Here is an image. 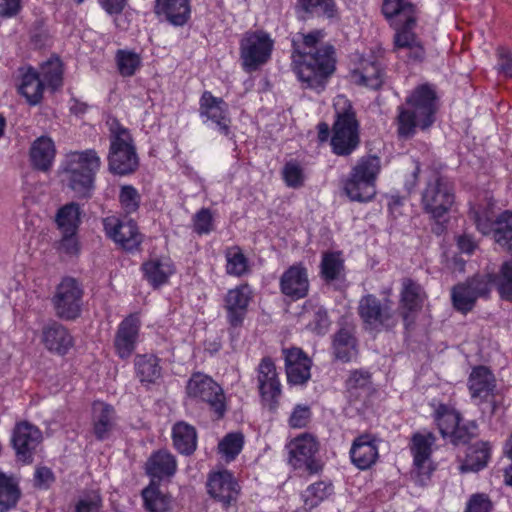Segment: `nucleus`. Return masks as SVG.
I'll return each mask as SVG.
<instances>
[{
  "label": "nucleus",
  "mask_w": 512,
  "mask_h": 512,
  "mask_svg": "<svg viewBox=\"0 0 512 512\" xmlns=\"http://www.w3.org/2000/svg\"><path fill=\"white\" fill-rule=\"evenodd\" d=\"M435 91L427 84L416 87L398 108L396 120L400 137L410 138L417 129L425 130L435 121L437 112Z\"/></svg>",
  "instance_id": "obj_1"
},
{
  "label": "nucleus",
  "mask_w": 512,
  "mask_h": 512,
  "mask_svg": "<svg viewBox=\"0 0 512 512\" xmlns=\"http://www.w3.org/2000/svg\"><path fill=\"white\" fill-rule=\"evenodd\" d=\"M101 158L93 149L68 153L62 162L63 181L79 197H89L94 190Z\"/></svg>",
  "instance_id": "obj_2"
},
{
  "label": "nucleus",
  "mask_w": 512,
  "mask_h": 512,
  "mask_svg": "<svg viewBox=\"0 0 512 512\" xmlns=\"http://www.w3.org/2000/svg\"><path fill=\"white\" fill-rule=\"evenodd\" d=\"M335 68L334 50L326 45L314 53L305 52L296 61L295 73L303 87L321 91Z\"/></svg>",
  "instance_id": "obj_3"
},
{
  "label": "nucleus",
  "mask_w": 512,
  "mask_h": 512,
  "mask_svg": "<svg viewBox=\"0 0 512 512\" xmlns=\"http://www.w3.org/2000/svg\"><path fill=\"white\" fill-rule=\"evenodd\" d=\"M381 171V160L377 156L360 158L352 167L344 184L346 195L357 202L370 201L376 194V180Z\"/></svg>",
  "instance_id": "obj_4"
},
{
  "label": "nucleus",
  "mask_w": 512,
  "mask_h": 512,
  "mask_svg": "<svg viewBox=\"0 0 512 512\" xmlns=\"http://www.w3.org/2000/svg\"><path fill=\"white\" fill-rule=\"evenodd\" d=\"M107 124L110 132V171L119 175L133 172L138 166V157L130 132L117 119H109Z\"/></svg>",
  "instance_id": "obj_5"
},
{
  "label": "nucleus",
  "mask_w": 512,
  "mask_h": 512,
  "mask_svg": "<svg viewBox=\"0 0 512 512\" xmlns=\"http://www.w3.org/2000/svg\"><path fill=\"white\" fill-rule=\"evenodd\" d=\"M334 107L337 120L334 124L331 144L335 153L349 154L358 144L357 123L345 96H337L334 99Z\"/></svg>",
  "instance_id": "obj_6"
},
{
  "label": "nucleus",
  "mask_w": 512,
  "mask_h": 512,
  "mask_svg": "<svg viewBox=\"0 0 512 512\" xmlns=\"http://www.w3.org/2000/svg\"><path fill=\"white\" fill-rule=\"evenodd\" d=\"M274 47L271 36L263 31L246 32L240 40V60L246 72L258 70L268 62Z\"/></svg>",
  "instance_id": "obj_7"
},
{
  "label": "nucleus",
  "mask_w": 512,
  "mask_h": 512,
  "mask_svg": "<svg viewBox=\"0 0 512 512\" xmlns=\"http://www.w3.org/2000/svg\"><path fill=\"white\" fill-rule=\"evenodd\" d=\"M187 396L196 402H205L215 411L218 417L225 412L222 388L209 376L195 373L186 386Z\"/></svg>",
  "instance_id": "obj_8"
},
{
  "label": "nucleus",
  "mask_w": 512,
  "mask_h": 512,
  "mask_svg": "<svg viewBox=\"0 0 512 512\" xmlns=\"http://www.w3.org/2000/svg\"><path fill=\"white\" fill-rule=\"evenodd\" d=\"M424 210L434 219H442L454 204V193L443 179L435 177L429 181L422 194Z\"/></svg>",
  "instance_id": "obj_9"
},
{
  "label": "nucleus",
  "mask_w": 512,
  "mask_h": 512,
  "mask_svg": "<svg viewBox=\"0 0 512 512\" xmlns=\"http://www.w3.org/2000/svg\"><path fill=\"white\" fill-rule=\"evenodd\" d=\"M288 450V461L294 469L308 472H316L319 464L315 459L318 451L316 438L308 433H303L293 438L286 446Z\"/></svg>",
  "instance_id": "obj_10"
},
{
  "label": "nucleus",
  "mask_w": 512,
  "mask_h": 512,
  "mask_svg": "<svg viewBox=\"0 0 512 512\" xmlns=\"http://www.w3.org/2000/svg\"><path fill=\"white\" fill-rule=\"evenodd\" d=\"M359 314L371 329L389 328L396 324V314L388 300L379 301L373 295H366L359 302Z\"/></svg>",
  "instance_id": "obj_11"
},
{
  "label": "nucleus",
  "mask_w": 512,
  "mask_h": 512,
  "mask_svg": "<svg viewBox=\"0 0 512 512\" xmlns=\"http://www.w3.org/2000/svg\"><path fill=\"white\" fill-rule=\"evenodd\" d=\"M257 383L261 401L265 407L275 410L282 394V385L276 366L270 358H263L257 369Z\"/></svg>",
  "instance_id": "obj_12"
},
{
  "label": "nucleus",
  "mask_w": 512,
  "mask_h": 512,
  "mask_svg": "<svg viewBox=\"0 0 512 512\" xmlns=\"http://www.w3.org/2000/svg\"><path fill=\"white\" fill-rule=\"evenodd\" d=\"M82 290L73 278H64L56 288L53 304L56 314L64 319H74L81 311Z\"/></svg>",
  "instance_id": "obj_13"
},
{
  "label": "nucleus",
  "mask_w": 512,
  "mask_h": 512,
  "mask_svg": "<svg viewBox=\"0 0 512 512\" xmlns=\"http://www.w3.org/2000/svg\"><path fill=\"white\" fill-rule=\"evenodd\" d=\"M477 229L484 235L493 232L494 241L512 254V212H503L495 221L488 213L474 215Z\"/></svg>",
  "instance_id": "obj_14"
},
{
  "label": "nucleus",
  "mask_w": 512,
  "mask_h": 512,
  "mask_svg": "<svg viewBox=\"0 0 512 512\" xmlns=\"http://www.w3.org/2000/svg\"><path fill=\"white\" fill-rule=\"evenodd\" d=\"M394 51L400 58H407L412 61H420L425 56V50L420 38L415 33L416 19L412 23L406 21L393 25Z\"/></svg>",
  "instance_id": "obj_15"
},
{
  "label": "nucleus",
  "mask_w": 512,
  "mask_h": 512,
  "mask_svg": "<svg viewBox=\"0 0 512 512\" xmlns=\"http://www.w3.org/2000/svg\"><path fill=\"white\" fill-rule=\"evenodd\" d=\"M200 116L207 126L219 133L228 135L231 120L228 115V105L221 99L204 92L200 99Z\"/></svg>",
  "instance_id": "obj_16"
},
{
  "label": "nucleus",
  "mask_w": 512,
  "mask_h": 512,
  "mask_svg": "<svg viewBox=\"0 0 512 512\" xmlns=\"http://www.w3.org/2000/svg\"><path fill=\"white\" fill-rule=\"evenodd\" d=\"M207 490L213 499L227 509L236 502L240 487L231 472L219 470L209 475Z\"/></svg>",
  "instance_id": "obj_17"
},
{
  "label": "nucleus",
  "mask_w": 512,
  "mask_h": 512,
  "mask_svg": "<svg viewBox=\"0 0 512 512\" xmlns=\"http://www.w3.org/2000/svg\"><path fill=\"white\" fill-rule=\"evenodd\" d=\"M491 287L490 278L475 277L466 283L455 286L452 290L454 307L463 313L470 311L479 297L489 293Z\"/></svg>",
  "instance_id": "obj_18"
},
{
  "label": "nucleus",
  "mask_w": 512,
  "mask_h": 512,
  "mask_svg": "<svg viewBox=\"0 0 512 512\" xmlns=\"http://www.w3.org/2000/svg\"><path fill=\"white\" fill-rule=\"evenodd\" d=\"M103 225L107 236L127 250L141 243V235L132 220L120 221L115 216H109L103 220Z\"/></svg>",
  "instance_id": "obj_19"
},
{
  "label": "nucleus",
  "mask_w": 512,
  "mask_h": 512,
  "mask_svg": "<svg viewBox=\"0 0 512 512\" xmlns=\"http://www.w3.org/2000/svg\"><path fill=\"white\" fill-rule=\"evenodd\" d=\"M435 420L444 439L453 444L465 443L467 431L459 425L460 417L455 409L440 405L435 411Z\"/></svg>",
  "instance_id": "obj_20"
},
{
  "label": "nucleus",
  "mask_w": 512,
  "mask_h": 512,
  "mask_svg": "<svg viewBox=\"0 0 512 512\" xmlns=\"http://www.w3.org/2000/svg\"><path fill=\"white\" fill-rule=\"evenodd\" d=\"M42 441L41 431L29 422L23 421L16 425L12 443L16 453L23 461L31 458L32 452Z\"/></svg>",
  "instance_id": "obj_21"
},
{
  "label": "nucleus",
  "mask_w": 512,
  "mask_h": 512,
  "mask_svg": "<svg viewBox=\"0 0 512 512\" xmlns=\"http://www.w3.org/2000/svg\"><path fill=\"white\" fill-rule=\"evenodd\" d=\"M251 299L252 290L247 284L228 290L224 301L228 321L231 325L237 326L243 322Z\"/></svg>",
  "instance_id": "obj_22"
},
{
  "label": "nucleus",
  "mask_w": 512,
  "mask_h": 512,
  "mask_svg": "<svg viewBox=\"0 0 512 512\" xmlns=\"http://www.w3.org/2000/svg\"><path fill=\"white\" fill-rule=\"evenodd\" d=\"M287 380L293 385L305 384L311 377V360L299 348L284 351Z\"/></svg>",
  "instance_id": "obj_23"
},
{
  "label": "nucleus",
  "mask_w": 512,
  "mask_h": 512,
  "mask_svg": "<svg viewBox=\"0 0 512 512\" xmlns=\"http://www.w3.org/2000/svg\"><path fill=\"white\" fill-rule=\"evenodd\" d=\"M145 280L154 288L166 285L176 272L173 261L168 256H152L142 264Z\"/></svg>",
  "instance_id": "obj_24"
},
{
  "label": "nucleus",
  "mask_w": 512,
  "mask_h": 512,
  "mask_svg": "<svg viewBox=\"0 0 512 512\" xmlns=\"http://www.w3.org/2000/svg\"><path fill=\"white\" fill-rule=\"evenodd\" d=\"M139 328V319L135 315L127 317L120 323L114 340L115 351L120 358L127 359L134 352Z\"/></svg>",
  "instance_id": "obj_25"
},
{
  "label": "nucleus",
  "mask_w": 512,
  "mask_h": 512,
  "mask_svg": "<svg viewBox=\"0 0 512 512\" xmlns=\"http://www.w3.org/2000/svg\"><path fill=\"white\" fill-rule=\"evenodd\" d=\"M280 288L284 295L300 299L307 295L309 279L307 270L301 264L292 265L281 276Z\"/></svg>",
  "instance_id": "obj_26"
},
{
  "label": "nucleus",
  "mask_w": 512,
  "mask_h": 512,
  "mask_svg": "<svg viewBox=\"0 0 512 512\" xmlns=\"http://www.w3.org/2000/svg\"><path fill=\"white\" fill-rule=\"evenodd\" d=\"M468 386L475 403L490 402L495 389V378L488 368L475 367L470 374Z\"/></svg>",
  "instance_id": "obj_27"
},
{
  "label": "nucleus",
  "mask_w": 512,
  "mask_h": 512,
  "mask_svg": "<svg viewBox=\"0 0 512 512\" xmlns=\"http://www.w3.org/2000/svg\"><path fill=\"white\" fill-rule=\"evenodd\" d=\"M435 437L431 433H417L411 442V452L415 468L422 475H429L433 470L431 460Z\"/></svg>",
  "instance_id": "obj_28"
},
{
  "label": "nucleus",
  "mask_w": 512,
  "mask_h": 512,
  "mask_svg": "<svg viewBox=\"0 0 512 512\" xmlns=\"http://www.w3.org/2000/svg\"><path fill=\"white\" fill-rule=\"evenodd\" d=\"M352 81L356 84L377 89L382 84V69L374 57L361 58L352 71Z\"/></svg>",
  "instance_id": "obj_29"
},
{
  "label": "nucleus",
  "mask_w": 512,
  "mask_h": 512,
  "mask_svg": "<svg viewBox=\"0 0 512 512\" xmlns=\"http://www.w3.org/2000/svg\"><path fill=\"white\" fill-rule=\"evenodd\" d=\"M155 13L174 26H182L190 17L189 0H156Z\"/></svg>",
  "instance_id": "obj_30"
},
{
  "label": "nucleus",
  "mask_w": 512,
  "mask_h": 512,
  "mask_svg": "<svg viewBox=\"0 0 512 512\" xmlns=\"http://www.w3.org/2000/svg\"><path fill=\"white\" fill-rule=\"evenodd\" d=\"M42 342L49 351L59 355L67 353L73 345L67 329L58 323H51L43 328Z\"/></svg>",
  "instance_id": "obj_31"
},
{
  "label": "nucleus",
  "mask_w": 512,
  "mask_h": 512,
  "mask_svg": "<svg viewBox=\"0 0 512 512\" xmlns=\"http://www.w3.org/2000/svg\"><path fill=\"white\" fill-rule=\"evenodd\" d=\"M353 463L360 469L369 468L378 457L375 440L369 435L358 437L350 450Z\"/></svg>",
  "instance_id": "obj_32"
},
{
  "label": "nucleus",
  "mask_w": 512,
  "mask_h": 512,
  "mask_svg": "<svg viewBox=\"0 0 512 512\" xmlns=\"http://www.w3.org/2000/svg\"><path fill=\"white\" fill-rule=\"evenodd\" d=\"M44 87L45 84L35 69L32 67L21 69V82L18 91L29 104L36 105L41 101Z\"/></svg>",
  "instance_id": "obj_33"
},
{
  "label": "nucleus",
  "mask_w": 512,
  "mask_h": 512,
  "mask_svg": "<svg viewBox=\"0 0 512 512\" xmlns=\"http://www.w3.org/2000/svg\"><path fill=\"white\" fill-rule=\"evenodd\" d=\"M93 430L98 439H105L109 436L115 425L114 409L101 401L93 403L92 407Z\"/></svg>",
  "instance_id": "obj_34"
},
{
  "label": "nucleus",
  "mask_w": 512,
  "mask_h": 512,
  "mask_svg": "<svg viewBox=\"0 0 512 512\" xmlns=\"http://www.w3.org/2000/svg\"><path fill=\"white\" fill-rule=\"evenodd\" d=\"M55 154L54 142L45 136L36 139L30 149L31 161L40 170H48L51 167Z\"/></svg>",
  "instance_id": "obj_35"
},
{
  "label": "nucleus",
  "mask_w": 512,
  "mask_h": 512,
  "mask_svg": "<svg viewBox=\"0 0 512 512\" xmlns=\"http://www.w3.org/2000/svg\"><path fill=\"white\" fill-rule=\"evenodd\" d=\"M382 11L392 26L416 19L414 6L405 0H384Z\"/></svg>",
  "instance_id": "obj_36"
},
{
  "label": "nucleus",
  "mask_w": 512,
  "mask_h": 512,
  "mask_svg": "<svg viewBox=\"0 0 512 512\" xmlns=\"http://www.w3.org/2000/svg\"><path fill=\"white\" fill-rule=\"evenodd\" d=\"M146 470L153 479L172 476L176 471V460L171 453L159 451L150 457Z\"/></svg>",
  "instance_id": "obj_37"
},
{
  "label": "nucleus",
  "mask_w": 512,
  "mask_h": 512,
  "mask_svg": "<svg viewBox=\"0 0 512 512\" xmlns=\"http://www.w3.org/2000/svg\"><path fill=\"white\" fill-rule=\"evenodd\" d=\"M172 438L175 448L182 454H191L197 446L196 430L186 422H178L173 426Z\"/></svg>",
  "instance_id": "obj_38"
},
{
  "label": "nucleus",
  "mask_w": 512,
  "mask_h": 512,
  "mask_svg": "<svg viewBox=\"0 0 512 512\" xmlns=\"http://www.w3.org/2000/svg\"><path fill=\"white\" fill-rule=\"evenodd\" d=\"M489 456V444L487 442H476L468 447L466 458L460 469L462 472H477L486 466Z\"/></svg>",
  "instance_id": "obj_39"
},
{
  "label": "nucleus",
  "mask_w": 512,
  "mask_h": 512,
  "mask_svg": "<svg viewBox=\"0 0 512 512\" xmlns=\"http://www.w3.org/2000/svg\"><path fill=\"white\" fill-rule=\"evenodd\" d=\"M423 298L424 293L418 284L411 280H405L403 282L401 302L405 310L403 312V319L407 325L412 322L410 321V313L416 311L421 306Z\"/></svg>",
  "instance_id": "obj_40"
},
{
  "label": "nucleus",
  "mask_w": 512,
  "mask_h": 512,
  "mask_svg": "<svg viewBox=\"0 0 512 512\" xmlns=\"http://www.w3.org/2000/svg\"><path fill=\"white\" fill-rule=\"evenodd\" d=\"M335 357L342 361H351L357 355L355 338L349 329H340L333 340Z\"/></svg>",
  "instance_id": "obj_41"
},
{
  "label": "nucleus",
  "mask_w": 512,
  "mask_h": 512,
  "mask_svg": "<svg viewBox=\"0 0 512 512\" xmlns=\"http://www.w3.org/2000/svg\"><path fill=\"white\" fill-rule=\"evenodd\" d=\"M142 497L148 512H167L171 509V498L160 491L154 480L143 490Z\"/></svg>",
  "instance_id": "obj_42"
},
{
  "label": "nucleus",
  "mask_w": 512,
  "mask_h": 512,
  "mask_svg": "<svg viewBox=\"0 0 512 512\" xmlns=\"http://www.w3.org/2000/svg\"><path fill=\"white\" fill-rule=\"evenodd\" d=\"M245 443L244 435L241 432H230L218 443V453L222 460L229 463L236 459L241 453Z\"/></svg>",
  "instance_id": "obj_43"
},
{
  "label": "nucleus",
  "mask_w": 512,
  "mask_h": 512,
  "mask_svg": "<svg viewBox=\"0 0 512 512\" xmlns=\"http://www.w3.org/2000/svg\"><path fill=\"white\" fill-rule=\"evenodd\" d=\"M135 370L142 383H154L161 375L158 359L153 355L137 356Z\"/></svg>",
  "instance_id": "obj_44"
},
{
  "label": "nucleus",
  "mask_w": 512,
  "mask_h": 512,
  "mask_svg": "<svg viewBox=\"0 0 512 512\" xmlns=\"http://www.w3.org/2000/svg\"><path fill=\"white\" fill-rule=\"evenodd\" d=\"M20 490L17 482L0 472V512H7L17 505Z\"/></svg>",
  "instance_id": "obj_45"
},
{
  "label": "nucleus",
  "mask_w": 512,
  "mask_h": 512,
  "mask_svg": "<svg viewBox=\"0 0 512 512\" xmlns=\"http://www.w3.org/2000/svg\"><path fill=\"white\" fill-rule=\"evenodd\" d=\"M56 222L62 233H76L80 223V208L75 203L66 204L59 209Z\"/></svg>",
  "instance_id": "obj_46"
},
{
  "label": "nucleus",
  "mask_w": 512,
  "mask_h": 512,
  "mask_svg": "<svg viewBox=\"0 0 512 512\" xmlns=\"http://www.w3.org/2000/svg\"><path fill=\"white\" fill-rule=\"evenodd\" d=\"M370 376L366 372L354 371L347 379L346 386L350 398L364 400L370 392Z\"/></svg>",
  "instance_id": "obj_47"
},
{
  "label": "nucleus",
  "mask_w": 512,
  "mask_h": 512,
  "mask_svg": "<svg viewBox=\"0 0 512 512\" xmlns=\"http://www.w3.org/2000/svg\"><path fill=\"white\" fill-rule=\"evenodd\" d=\"M102 497L97 490L82 492L75 500L72 512H101Z\"/></svg>",
  "instance_id": "obj_48"
},
{
  "label": "nucleus",
  "mask_w": 512,
  "mask_h": 512,
  "mask_svg": "<svg viewBox=\"0 0 512 512\" xmlns=\"http://www.w3.org/2000/svg\"><path fill=\"white\" fill-rule=\"evenodd\" d=\"M226 272L229 275L240 277L248 271V260L238 247L228 248L225 254Z\"/></svg>",
  "instance_id": "obj_49"
},
{
  "label": "nucleus",
  "mask_w": 512,
  "mask_h": 512,
  "mask_svg": "<svg viewBox=\"0 0 512 512\" xmlns=\"http://www.w3.org/2000/svg\"><path fill=\"white\" fill-rule=\"evenodd\" d=\"M40 78L45 85L56 89L62 84V64L58 58H52L42 64Z\"/></svg>",
  "instance_id": "obj_50"
},
{
  "label": "nucleus",
  "mask_w": 512,
  "mask_h": 512,
  "mask_svg": "<svg viewBox=\"0 0 512 512\" xmlns=\"http://www.w3.org/2000/svg\"><path fill=\"white\" fill-rule=\"evenodd\" d=\"M485 277L490 278L491 284L494 283L501 298L512 301V264L506 262L502 265L497 277L492 278L489 275Z\"/></svg>",
  "instance_id": "obj_51"
},
{
  "label": "nucleus",
  "mask_w": 512,
  "mask_h": 512,
  "mask_svg": "<svg viewBox=\"0 0 512 512\" xmlns=\"http://www.w3.org/2000/svg\"><path fill=\"white\" fill-rule=\"evenodd\" d=\"M119 73L124 77L132 76L141 66L140 56L129 50H120L116 55Z\"/></svg>",
  "instance_id": "obj_52"
},
{
  "label": "nucleus",
  "mask_w": 512,
  "mask_h": 512,
  "mask_svg": "<svg viewBox=\"0 0 512 512\" xmlns=\"http://www.w3.org/2000/svg\"><path fill=\"white\" fill-rule=\"evenodd\" d=\"M332 493V486L325 482H317L310 485L303 493V501L307 508L317 506Z\"/></svg>",
  "instance_id": "obj_53"
},
{
  "label": "nucleus",
  "mask_w": 512,
  "mask_h": 512,
  "mask_svg": "<svg viewBox=\"0 0 512 512\" xmlns=\"http://www.w3.org/2000/svg\"><path fill=\"white\" fill-rule=\"evenodd\" d=\"M300 6L308 13L334 18L337 11L333 0H299Z\"/></svg>",
  "instance_id": "obj_54"
},
{
  "label": "nucleus",
  "mask_w": 512,
  "mask_h": 512,
  "mask_svg": "<svg viewBox=\"0 0 512 512\" xmlns=\"http://www.w3.org/2000/svg\"><path fill=\"white\" fill-rule=\"evenodd\" d=\"M322 275L326 280L337 279L343 270V259L339 253H327L321 264Z\"/></svg>",
  "instance_id": "obj_55"
},
{
  "label": "nucleus",
  "mask_w": 512,
  "mask_h": 512,
  "mask_svg": "<svg viewBox=\"0 0 512 512\" xmlns=\"http://www.w3.org/2000/svg\"><path fill=\"white\" fill-rule=\"evenodd\" d=\"M302 319L308 320V329L317 334H324L330 324L326 311L321 307L315 308L312 313L304 312Z\"/></svg>",
  "instance_id": "obj_56"
},
{
  "label": "nucleus",
  "mask_w": 512,
  "mask_h": 512,
  "mask_svg": "<svg viewBox=\"0 0 512 512\" xmlns=\"http://www.w3.org/2000/svg\"><path fill=\"white\" fill-rule=\"evenodd\" d=\"M140 195L131 185H123L119 192V202L121 208L127 213H134L139 208Z\"/></svg>",
  "instance_id": "obj_57"
},
{
  "label": "nucleus",
  "mask_w": 512,
  "mask_h": 512,
  "mask_svg": "<svg viewBox=\"0 0 512 512\" xmlns=\"http://www.w3.org/2000/svg\"><path fill=\"white\" fill-rule=\"evenodd\" d=\"M193 230L199 234H209L214 230V218L212 212L203 208L193 216Z\"/></svg>",
  "instance_id": "obj_58"
},
{
  "label": "nucleus",
  "mask_w": 512,
  "mask_h": 512,
  "mask_svg": "<svg viewBox=\"0 0 512 512\" xmlns=\"http://www.w3.org/2000/svg\"><path fill=\"white\" fill-rule=\"evenodd\" d=\"M283 178L289 187L297 188L304 183L303 168L297 162H288L283 169Z\"/></svg>",
  "instance_id": "obj_59"
},
{
  "label": "nucleus",
  "mask_w": 512,
  "mask_h": 512,
  "mask_svg": "<svg viewBox=\"0 0 512 512\" xmlns=\"http://www.w3.org/2000/svg\"><path fill=\"white\" fill-rule=\"evenodd\" d=\"M465 512H492V503L486 495L475 494L467 502Z\"/></svg>",
  "instance_id": "obj_60"
},
{
  "label": "nucleus",
  "mask_w": 512,
  "mask_h": 512,
  "mask_svg": "<svg viewBox=\"0 0 512 512\" xmlns=\"http://www.w3.org/2000/svg\"><path fill=\"white\" fill-rule=\"evenodd\" d=\"M311 412L307 405H296L291 413L289 423L293 428H302L310 420Z\"/></svg>",
  "instance_id": "obj_61"
},
{
  "label": "nucleus",
  "mask_w": 512,
  "mask_h": 512,
  "mask_svg": "<svg viewBox=\"0 0 512 512\" xmlns=\"http://www.w3.org/2000/svg\"><path fill=\"white\" fill-rule=\"evenodd\" d=\"M63 237L59 242V250L62 253L73 256L79 252V243L75 233H62Z\"/></svg>",
  "instance_id": "obj_62"
},
{
  "label": "nucleus",
  "mask_w": 512,
  "mask_h": 512,
  "mask_svg": "<svg viewBox=\"0 0 512 512\" xmlns=\"http://www.w3.org/2000/svg\"><path fill=\"white\" fill-rule=\"evenodd\" d=\"M498 69L507 77H512V57L507 50L498 51Z\"/></svg>",
  "instance_id": "obj_63"
},
{
  "label": "nucleus",
  "mask_w": 512,
  "mask_h": 512,
  "mask_svg": "<svg viewBox=\"0 0 512 512\" xmlns=\"http://www.w3.org/2000/svg\"><path fill=\"white\" fill-rule=\"evenodd\" d=\"M35 480L38 486L47 488L54 481L52 471L47 467H39L35 471Z\"/></svg>",
  "instance_id": "obj_64"
}]
</instances>
